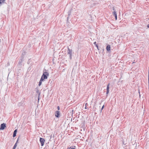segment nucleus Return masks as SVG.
<instances>
[{"mask_svg": "<svg viewBox=\"0 0 149 149\" xmlns=\"http://www.w3.org/2000/svg\"><path fill=\"white\" fill-rule=\"evenodd\" d=\"M46 70L45 69L43 71V74L42 75L41 77V79L42 78L44 80L45 79H47V77L49 76V73L48 72H45V71H46Z\"/></svg>", "mask_w": 149, "mask_h": 149, "instance_id": "1", "label": "nucleus"}, {"mask_svg": "<svg viewBox=\"0 0 149 149\" xmlns=\"http://www.w3.org/2000/svg\"><path fill=\"white\" fill-rule=\"evenodd\" d=\"M24 57L23 56H21V59L19 60L18 63V65L20 67H21L22 65V63L24 61Z\"/></svg>", "mask_w": 149, "mask_h": 149, "instance_id": "2", "label": "nucleus"}, {"mask_svg": "<svg viewBox=\"0 0 149 149\" xmlns=\"http://www.w3.org/2000/svg\"><path fill=\"white\" fill-rule=\"evenodd\" d=\"M72 50L71 49H70L68 48V54L69 55V58L71 60L72 59Z\"/></svg>", "mask_w": 149, "mask_h": 149, "instance_id": "3", "label": "nucleus"}, {"mask_svg": "<svg viewBox=\"0 0 149 149\" xmlns=\"http://www.w3.org/2000/svg\"><path fill=\"white\" fill-rule=\"evenodd\" d=\"M35 90L36 91V93H38V100L39 101L40 100V91L38 90V88H35Z\"/></svg>", "mask_w": 149, "mask_h": 149, "instance_id": "4", "label": "nucleus"}, {"mask_svg": "<svg viewBox=\"0 0 149 149\" xmlns=\"http://www.w3.org/2000/svg\"><path fill=\"white\" fill-rule=\"evenodd\" d=\"M81 127L83 129L85 128V121H82L81 124Z\"/></svg>", "mask_w": 149, "mask_h": 149, "instance_id": "5", "label": "nucleus"}, {"mask_svg": "<svg viewBox=\"0 0 149 149\" xmlns=\"http://www.w3.org/2000/svg\"><path fill=\"white\" fill-rule=\"evenodd\" d=\"M60 111H56L55 113V115L57 118H59L60 116Z\"/></svg>", "mask_w": 149, "mask_h": 149, "instance_id": "6", "label": "nucleus"}, {"mask_svg": "<svg viewBox=\"0 0 149 149\" xmlns=\"http://www.w3.org/2000/svg\"><path fill=\"white\" fill-rule=\"evenodd\" d=\"M5 127H6V124L4 123H2L1 125L0 129L1 130H3Z\"/></svg>", "mask_w": 149, "mask_h": 149, "instance_id": "7", "label": "nucleus"}, {"mask_svg": "<svg viewBox=\"0 0 149 149\" xmlns=\"http://www.w3.org/2000/svg\"><path fill=\"white\" fill-rule=\"evenodd\" d=\"M40 141L41 143V146H43L44 144V142L45 141V140L43 138H40Z\"/></svg>", "mask_w": 149, "mask_h": 149, "instance_id": "8", "label": "nucleus"}, {"mask_svg": "<svg viewBox=\"0 0 149 149\" xmlns=\"http://www.w3.org/2000/svg\"><path fill=\"white\" fill-rule=\"evenodd\" d=\"M110 84H109L107 86V92H106V94L107 95V94L109 93V86Z\"/></svg>", "mask_w": 149, "mask_h": 149, "instance_id": "9", "label": "nucleus"}, {"mask_svg": "<svg viewBox=\"0 0 149 149\" xmlns=\"http://www.w3.org/2000/svg\"><path fill=\"white\" fill-rule=\"evenodd\" d=\"M17 132V129L15 130L13 132V137H15L16 136Z\"/></svg>", "mask_w": 149, "mask_h": 149, "instance_id": "10", "label": "nucleus"}, {"mask_svg": "<svg viewBox=\"0 0 149 149\" xmlns=\"http://www.w3.org/2000/svg\"><path fill=\"white\" fill-rule=\"evenodd\" d=\"M106 49L108 51H109L110 50V46L109 45H108L106 47Z\"/></svg>", "mask_w": 149, "mask_h": 149, "instance_id": "11", "label": "nucleus"}, {"mask_svg": "<svg viewBox=\"0 0 149 149\" xmlns=\"http://www.w3.org/2000/svg\"><path fill=\"white\" fill-rule=\"evenodd\" d=\"M19 138H18L17 140L16 141V142L15 143V144L14 146L13 147V148L12 149H15L17 146V143L18 141Z\"/></svg>", "mask_w": 149, "mask_h": 149, "instance_id": "12", "label": "nucleus"}, {"mask_svg": "<svg viewBox=\"0 0 149 149\" xmlns=\"http://www.w3.org/2000/svg\"><path fill=\"white\" fill-rule=\"evenodd\" d=\"M44 80L43 79H42H42H40V80L39 81V84H38V85L39 86H40L41 84H42V82Z\"/></svg>", "mask_w": 149, "mask_h": 149, "instance_id": "13", "label": "nucleus"}, {"mask_svg": "<svg viewBox=\"0 0 149 149\" xmlns=\"http://www.w3.org/2000/svg\"><path fill=\"white\" fill-rule=\"evenodd\" d=\"M113 10H114V11L113 12V15L115 16L116 15H117L116 12L114 10L115 9H114V8H113Z\"/></svg>", "mask_w": 149, "mask_h": 149, "instance_id": "14", "label": "nucleus"}, {"mask_svg": "<svg viewBox=\"0 0 149 149\" xmlns=\"http://www.w3.org/2000/svg\"><path fill=\"white\" fill-rule=\"evenodd\" d=\"M68 17H67V21L68 22V19H69V16L70 15V13H71V10H69L68 12Z\"/></svg>", "mask_w": 149, "mask_h": 149, "instance_id": "15", "label": "nucleus"}, {"mask_svg": "<svg viewBox=\"0 0 149 149\" xmlns=\"http://www.w3.org/2000/svg\"><path fill=\"white\" fill-rule=\"evenodd\" d=\"M25 52L24 51H23L22 52V55L21 56H23L24 57V56L25 55Z\"/></svg>", "mask_w": 149, "mask_h": 149, "instance_id": "16", "label": "nucleus"}, {"mask_svg": "<svg viewBox=\"0 0 149 149\" xmlns=\"http://www.w3.org/2000/svg\"><path fill=\"white\" fill-rule=\"evenodd\" d=\"M104 105H103L102 106V108H101V110H100V112H102V110L104 109Z\"/></svg>", "mask_w": 149, "mask_h": 149, "instance_id": "17", "label": "nucleus"}, {"mask_svg": "<svg viewBox=\"0 0 149 149\" xmlns=\"http://www.w3.org/2000/svg\"><path fill=\"white\" fill-rule=\"evenodd\" d=\"M22 103L21 102H19L18 104V105L19 106H20L22 105Z\"/></svg>", "mask_w": 149, "mask_h": 149, "instance_id": "18", "label": "nucleus"}, {"mask_svg": "<svg viewBox=\"0 0 149 149\" xmlns=\"http://www.w3.org/2000/svg\"><path fill=\"white\" fill-rule=\"evenodd\" d=\"M97 49H98V50H99L100 49H99V48H98V45H96V46Z\"/></svg>", "mask_w": 149, "mask_h": 149, "instance_id": "19", "label": "nucleus"}, {"mask_svg": "<svg viewBox=\"0 0 149 149\" xmlns=\"http://www.w3.org/2000/svg\"><path fill=\"white\" fill-rule=\"evenodd\" d=\"M57 109H58V110H59L60 109V107L59 106H58L57 107Z\"/></svg>", "mask_w": 149, "mask_h": 149, "instance_id": "20", "label": "nucleus"}, {"mask_svg": "<svg viewBox=\"0 0 149 149\" xmlns=\"http://www.w3.org/2000/svg\"><path fill=\"white\" fill-rule=\"evenodd\" d=\"M115 19L116 20H117V15H116V16H115Z\"/></svg>", "mask_w": 149, "mask_h": 149, "instance_id": "21", "label": "nucleus"}, {"mask_svg": "<svg viewBox=\"0 0 149 149\" xmlns=\"http://www.w3.org/2000/svg\"><path fill=\"white\" fill-rule=\"evenodd\" d=\"M148 77H149V70H148Z\"/></svg>", "mask_w": 149, "mask_h": 149, "instance_id": "22", "label": "nucleus"}, {"mask_svg": "<svg viewBox=\"0 0 149 149\" xmlns=\"http://www.w3.org/2000/svg\"><path fill=\"white\" fill-rule=\"evenodd\" d=\"M10 65V63L9 62H8L7 64V66H8Z\"/></svg>", "mask_w": 149, "mask_h": 149, "instance_id": "23", "label": "nucleus"}, {"mask_svg": "<svg viewBox=\"0 0 149 149\" xmlns=\"http://www.w3.org/2000/svg\"><path fill=\"white\" fill-rule=\"evenodd\" d=\"M96 42H94V45H95V46H96V45H97V44H96Z\"/></svg>", "mask_w": 149, "mask_h": 149, "instance_id": "24", "label": "nucleus"}, {"mask_svg": "<svg viewBox=\"0 0 149 149\" xmlns=\"http://www.w3.org/2000/svg\"><path fill=\"white\" fill-rule=\"evenodd\" d=\"M147 27L148 28H149V24H148L147 26Z\"/></svg>", "mask_w": 149, "mask_h": 149, "instance_id": "25", "label": "nucleus"}, {"mask_svg": "<svg viewBox=\"0 0 149 149\" xmlns=\"http://www.w3.org/2000/svg\"><path fill=\"white\" fill-rule=\"evenodd\" d=\"M71 147H68L67 149H70Z\"/></svg>", "mask_w": 149, "mask_h": 149, "instance_id": "26", "label": "nucleus"}, {"mask_svg": "<svg viewBox=\"0 0 149 149\" xmlns=\"http://www.w3.org/2000/svg\"><path fill=\"white\" fill-rule=\"evenodd\" d=\"M148 83H149V77H148Z\"/></svg>", "mask_w": 149, "mask_h": 149, "instance_id": "27", "label": "nucleus"}, {"mask_svg": "<svg viewBox=\"0 0 149 149\" xmlns=\"http://www.w3.org/2000/svg\"><path fill=\"white\" fill-rule=\"evenodd\" d=\"M148 84V89L149 90V83Z\"/></svg>", "mask_w": 149, "mask_h": 149, "instance_id": "28", "label": "nucleus"}, {"mask_svg": "<svg viewBox=\"0 0 149 149\" xmlns=\"http://www.w3.org/2000/svg\"><path fill=\"white\" fill-rule=\"evenodd\" d=\"M139 94H140V92H139ZM139 95H140V94H139Z\"/></svg>", "mask_w": 149, "mask_h": 149, "instance_id": "29", "label": "nucleus"}]
</instances>
